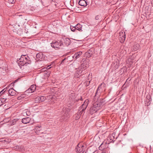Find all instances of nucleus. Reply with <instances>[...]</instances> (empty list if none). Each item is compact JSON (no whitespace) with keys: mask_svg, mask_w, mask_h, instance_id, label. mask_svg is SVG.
<instances>
[{"mask_svg":"<svg viewBox=\"0 0 153 153\" xmlns=\"http://www.w3.org/2000/svg\"><path fill=\"white\" fill-rule=\"evenodd\" d=\"M25 111L26 113V114L27 115H28V114L29 113V112L28 111Z\"/></svg>","mask_w":153,"mask_h":153,"instance_id":"7c9ffc66","label":"nucleus"},{"mask_svg":"<svg viewBox=\"0 0 153 153\" xmlns=\"http://www.w3.org/2000/svg\"><path fill=\"white\" fill-rule=\"evenodd\" d=\"M150 95H148L147 97V98L149 99V100H150Z\"/></svg>","mask_w":153,"mask_h":153,"instance_id":"2f4dec72","label":"nucleus"},{"mask_svg":"<svg viewBox=\"0 0 153 153\" xmlns=\"http://www.w3.org/2000/svg\"><path fill=\"white\" fill-rule=\"evenodd\" d=\"M17 61L19 65L22 66L27 65L31 63V61L29 60V57L26 55H22L20 58Z\"/></svg>","mask_w":153,"mask_h":153,"instance_id":"f257e3e1","label":"nucleus"},{"mask_svg":"<svg viewBox=\"0 0 153 153\" xmlns=\"http://www.w3.org/2000/svg\"><path fill=\"white\" fill-rule=\"evenodd\" d=\"M70 28L71 30L73 32H74L76 30L75 26H72L71 25L70 26Z\"/></svg>","mask_w":153,"mask_h":153,"instance_id":"393cba45","label":"nucleus"},{"mask_svg":"<svg viewBox=\"0 0 153 153\" xmlns=\"http://www.w3.org/2000/svg\"><path fill=\"white\" fill-rule=\"evenodd\" d=\"M46 99L45 97L41 96L37 97L35 99V101L36 102H40L44 101Z\"/></svg>","mask_w":153,"mask_h":153,"instance_id":"1a4fd4ad","label":"nucleus"},{"mask_svg":"<svg viewBox=\"0 0 153 153\" xmlns=\"http://www.w3.org/2000/svg\"><path fill=\"white\" fill-rule=\"evenodd\" d=\"M50 66V65H48V67L47 68H44L42 69L41 70V72H44V71H45L46 70V69L48 68V69H49L51 68V67H49Z\"/></svg>","mask_w":153,"mask_h":153,"instance_id":"bb28decb","label":"nucleus"},{"mask_svg":"<svg viewBox=\"0 0 153 153\" xmlns=\"http://www.w3.org/2000/svg\"><path fill=\"white\" fill-rule=\"evenodd\" d=\"M82 112H80V111L79 112H78V114L75 115L74 116L75 117V119L76 120L79 119L80 117V115L81 114H82Z\"/></svg>","mask_w":153,"mask_h":153,"instance_id":"aec40b11","label":"nucleus"},{"mask_svg":"<svg viewBox=\"0 0 153 153\" xmlns=\"http://www.w3.org/2000/svg\"><path fill=\"white\" fill-rule=\"evenodd\" d=\"M75 28L76 30H78L79 31H81L82 26L79 24H77L75 26Z\"/></svg>","mask_w":153,"mask_h":153,"instance_id":"a211bd4d","label":"nucleus"},{"mask_svg":"<svg viewBox=\"0 0 153 153\" xmlns=\"http://www.w3.org/2000/svg\"><path fill=\"white\" fill-rule=\"evenodd\" d=\"M3 92L2 91H1L0 92V94H1V95L2 94H3Z\"/></svg>","mask_w":153,"mask_h":153,"instance_id":"473e14b6","label":"nucleus"},{"mask_svg":"<svg viewBox=\"0 0 153 153\" xmlns=\"http://www.w3.org/2000/svg\"><path fill=\"white\" fill-rule=\"evenodd\" d=\"M78 3L79 5L84 7L86 6L87 5V2L85 0H79Z\"/></svg>","mask_w":153,"mask_h":153,"instance_id":"ddd939ff","label":"nucleus"},{"mask_svg":"<svg viewBox=\"0 0 153 153\" xmlns=\"http://www.w3.org/2000/svg\"><path fill=\"white\" fill-rule=\"evenodd\" d=\"M84 67H85L84 64H82L79 68L78 69H76L75 72L74 74V76L76 78H78L82 75L83 71L85 69Z\"/></svg>","mask_w":153,"mask_h":153,"instance_id":"f03ea898","label":"nucleus"},{"mask_svg":"<svg viewBox=\"0 0 153 153\" xmlns=\"http://www.w3.org/2000/svg\"><path fill=\"white\" fill-rule=\"evenodd\" d=\"M18 119H14L13 120H12V121H10L11 124V125H14L15 124L16 122L18 121Z\"/></svg>","mask_w":153,"mask_h":153,"instance_id":"5701e85b","label":"nucleus"},{"mask_svg":"<svg viewBox=\"0 0 153 153\" xmlns=\"http://www.w3.org/2000/svg\"><path fill=\"white\" fill-rule=\"evenodd\" d=\"M140 47V45L138 44H134L133 46V50L136 51Z\"/></svg>","mask_w":153,"mask_h":153,"instance_id":"412c9836","label":"nucleus"},{"mask_svg":"<svg viewBox=\"0 0 153 153\" xmlns=\"http://www.w3.org/2000/svg\"><path fill=\"white\" fill-rule=\"evenodd\" d=\"M101 108L100 104L98 102H95L91 107L90 109V112L91 114H93L96 112L97 111L100 110Z\"/></svg>","mask_w":153,"mask_h":153,"instance_id":"7ed1b4c3","label":"nucleus"},{"mask_svg":"<svg viewBox=\"0 0 153 153\" xmlns=\"http://www.w3.org/2000/svg\"><path fill=\"white\" fill-rule=\"evenodd\" d=\"M62 45L63 43L61 41H56L52 42L51 43V46L54 48H59L60 46Z\"/></svg>","mask_w":153,"mask_h":153,"instance_id":"39448f33","label":"nucleus"},{"mask_svg":"<svg viewBox=\"0 0 153 153\" xmlns=\"http://www.w3.org/2000/svg\"><path fill=\"white\" fill-rule=\"evenodd\" d=\"M36 89V86L35 85H31L30 88L28 89L26 91V92L27 93H32Z\"/></svg>","mask_w":153,"mask_h":153,"instance_id":"9d476101","label":"nucleus"},{"mask_svg":"<svg viewBox=\"0 0 153 153\" xmlns=\"http://www.w3.org/2000/svg\"><path fill=\"white\" fill-rule=\"evenodd\" d=\"M43 56V54L42 53H37L36 55V57L40 59L42 58Z\"/></svg>","mask_w":153,"mask_h":153,"instance_id":"4be33fe9","label":"nucleus"},{"mask_svg":"<svg viewBox=\"0 0 153 153\" xmlns=\"http://www.w3.org/2000/svg\"><path fill=\"white\" fill-rule=\"evenodd\" d=\"M8 92L11 96H14L16 94V91L13 88L10 89L9 90Z\"/></svg>","mask_w":153,"mask_h":153,"instance_id":"f3484780","label":"nucleus"},{"mask_svg":"<svg viewBox=\"0 0 153 153\" xmlns=\"http://www.w3.org/2000/svg\"><path fill=\"white\" fill-rule=\"evenodd\" d=\"M65 43L67 46L69 45L71 43V40L69 38H65L64 39Z\"/></svg>","mask_w":153,"mask_h":153,"instance_id":"2eb2a0df","label":"nucleus"},{"mask_svg":"<svg viewBox=\"0 0 153 153\" xmlns=\"http://www.w3.org/2000/svg\"><path fill=\"white\" fill-rule=\"evenodd\" d=\"M1 94H0V96H1Z\"/></svg>","mask_w":153,"mask_h":153,"instance_id":"f704fd0d","label":"nucleus"},{"mask_svg":"<svg viewBox=\"0 0 153 153\" xmlns=\"http://www.w3.org/2000/svg\"><path fill=\"white\" fill-rule=\"evenodd\" d=\"M126 34L124 32H122L120 33L119 39L121 43L124 42L126 38Z\"/></svg>","mask_w":153,"mask_h":153,"instance_id":"0eeeda50","label":"nucleus"},{"mask_svg":"<svg viewBox=\"0 0 153 153\" xmlns=\"http://www.w3.org/2000/svg\"><path fill=\"white\" fill-rule=\"evenodd\" d=\"M9 3H13L14 2V0H8Z\"/></svg>","mask_w":153,"mask_h":153,"instance_id":"c85d7f7f","label":"nucleus"},{"mask_svg":"<svg viewBox=\"0 0 153 153\" xmlns=\"http://www.w3.org/2000/svg\"><path fill=\"white\" fill-rule=\"evenodd\" d=\"M31 120L30 118L29 117H27L22 119V122L24 124H27L29 123Z\"/></svg>","mask_w":153,"mask_h":153,"instance_id":"f8f14e48","label":"nucleus"},{"mask_svg":"<svg viewBox=\"0 0 153 153\" xmlns=\"http://www.w3.org/2000/svg\"><path fill=\"white\" fill-rule=\"evenodd\" d=\"M105 148V144L103 143H102L99 146V149L100 150L102 151Z\"/></svg>","mask_w":153,"mask_h":153,"instance_id":"6ab92c4d","label":"nucleus"},{"mask_svg":"<svg viewBox=\"0 0 153 153\" xmlns=\"http://www.w3.org/2000/svg\"><path fill=\"white\" fill-rule=\"evenodd\" d=\"M7 100H8L7 98H3L2 99H1V102L3 103L7 102H8Z\"/></svg>","mask_w":153,"mask_h":153,"instance_id":"a878e982","label":"nucleus"},{"mask_svg":"<svg viewBox=\"0 0 153 153\" xmlns=\"http://www.w3.org/2000/svg\"><path fill=\"white\" fill-rule=\"evenodd\" d=\"M99 17H100V16L99 15L97 16H96L95 18V19L97 20H99Z\"/></svg>","mask_w":153,"mask_h":153,"instance_id":"c756f323","label":"nucleus"},{"mask_svg":"<svg viewBox=\"0 0 153 153\" xmlns=\"http://www.w3.org/2000/svg\"><path fill=\"white\" fill-rule=\"evenodd\" d=\"M104 87V86H102V84H101V85L98 86L96 93V96L98 93H100L103 91V88Z\"/></svg>","mask_w":153,"mask_h":153,"instance_id":"9b49d317","label":"nucleus"},{"mask_svg":"<svg viewBox=\"0 0 153 153\" xmlns=\"http://www.w3.org/2000/svg\"><path fill=\"white\" fill-rule=\"evenodd\" d=\"M88 101H85L80 107L79 111L81 110L80 112L82 113L85 110L88 105Z\"/></svg>","mask_w":153,"mask_h":153,"instance_id":"6e6552de","label":"nucleus"},{"mask_svg":"<svg viewBox=\"0 0 153 153\" xmlns=\"http://www.w3.org/2000/svg\"><path fill=\"white\" fill-rule=\"evenodd\" d=\"M65 59H63L62 61V62H61V63H62L65 60Z\"/></svg>","mask_w":153,"mask_h":153,"instance_id":"72a5a7b5","label":"nucleus"},{"mask_svg":"<svg viewBox=\"0 0 153 153\" xmlns=\"http://www.w3.org/2000/svg\"><path fill=\"white\" fill-rule=\"evenodd\" d=\"M70 109L68 107H64L62 110V114L64 115L63 118L64 119V120L65 119L67 120L68 118L69 115V112L70 111Z\"/></svg>","mask_w":153,"mask_h":153,"instance_id":"20e7f679","label":"nucleus"},{"mask_svg":"<svg viewBox=\"0 0 153 153\" xmlns=\"http://www.w3.org/2000/svg\"><path fill=\"white\" fill-rule=\"evenodd\" d=\"M82 52L80 51H79L77 53H75L74 55L72 56L73 58L74 59H76L78 58L82 54Z\"/></svg>","mask_w":153,"mask_h":153,"instance_id":"4468645a","label":"nucleus"},{"mask_svg":"<svg viewBox=\"0 0 153 153\" xmlns=\"http://www.w3.org/2000/svg\"><path fill=\"white\" fill-rule=\"evenodd\" d=\"M42 130V128L40 126H37L35 127V132L38 134L39 132L41 131Z\"/></svg>","mask_w":153,"mask_h":153,"instance_id":"dca6fc26","label":"nucleus"},{"mask_svg":"<svg viewBox=\"0 0 153 153\" xmlns=\"http://www.w3.org/2000/svg\"><path fill=\"white\" fill-rule=\"evenodd\" d=\"M46 72H47L46 74L47 75V76H49L50 74V72L48 71H46Z\"/></svg>","mask_w":153,"mask_h":153,"instance_id":"cd10ccee","label":"nucleus"},{"mask_svg":"<svg viewBox=\"0 0 153 153\" xmlns=\"http://www.w3.org/2000/svg\"><path fill=\"white\" fill-rule=\"evenodd\" d=\"M101 153H103V152H102Z\"/></svg>","mask_w":153,"mask_h":153,"instance_id":"c9c22d12","label":"nucleus"},{"mask_svg":"<svg viewBox=\"0 0 153 153\" xmlns=\"http://www.w3.org/2000/svg\"><path fill=\"white\" fill-rule=\"evenodd\" d=\"M85 146L82 145L81 144H78L76 147V149L77 153H80L82 152L84 150Z\"/></svg>","mask_w":153,"mask_h":153,"instance_id":"423d86ee","label":"nucleus"},{"mask_svg":"<svg viewBox=\"0 0 153 153\" xmlns=\"http://www.w3.org/2000/svg\"><path fill=\"white\" fill-rule=\"evenodd\" d=\"M92 78V75L89 74L88 77V80H87V82H88V84H89L91 80V78Z\"/></svg>","mask_w":153,"mask_h":153,"instance_id":"b1692460","label":"nucleus"}]
</instances>
